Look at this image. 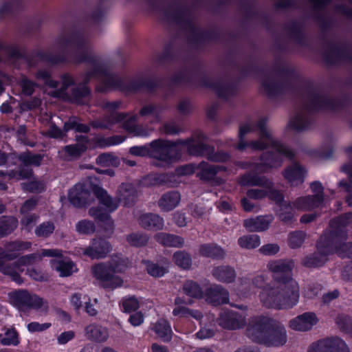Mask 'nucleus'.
Wrapping results in <instances>:
<instances>
[{
    "mask_svg": "<svg viewBox=\"0 0 352 352\" xmlns=\"http://www.w3.org/2000/svg\"><path fill=\"white\" fill-rule=\"evenodd\" d=\"M38 217L36 214H25L21 219V229L27 232H30L36 222L37 221Z\"/></svg>",
    "mask_w": 352,
    "mask_h": 352,
    "instance_id": "60",
    "label": "nucleus"
},
{
    "mask_svg": "<svg viewBox=\"0 0 352 352\" xmlns=\"http://www.w3.org/2000/svg\"><path fill=\"white\" fill-rule=\"evenodd\" d=\"M278 205V210L277 215L278 218L284 223H292L294 220V205L291 204L289 201L284 200V197L281 200L275 201Z\"/></svg>",
    "mask_w": 352,
    "mask_h": 352,
    "instance_id": "28",
    "label": "nucleus"
},
{
    "mask_svg": "<svg viewBox=\"0 0 352 352\" xmlns=\"http://www.w3.org/2000/svg\"><path fill=\"white\" fill-rule=\"evenodd\" d=\"M155 240L164 246L182 248L184 245V239L180 236L160 232L155 235Z\"/></svg>",
    "mask_w": 352,
    "mask_h": 352,
    "instance_id": "35",
    "label": "nucleus"
},
{
    "mask_svg": "<svg viewBox=\"0 0 352 352\" xmlns=\"http://www.w3.org/2000/svg\"><path fill=\"white\" fill-rule=\"evenodd\" d=\"M306 171L298 164L294 163L286 168L283 175L292 186H297L304 182Z\"/></svg>",
    "mask_w": 352,
    "mask_h": 352,
    "instance_id": "22",
    "label": "nucleus"
},
{
    "mask_svg": "<svg viewBox=\"0 0 352 352\" xmlns=\"http://www.w3.org/2000/svg\"><path fill=\"white\" fill-rule=\"evenodd\" d=\"M18 226V220L14 217H0V238L12 232Z\"/></svg>",
    "mask_w": 352,
    "mask_h": 352,
    "instance_id": "39",
    "label": "nucleus"
},
{
    "mask_svg": "<svg viewBox=\"0 0 352 352\" xmlns=\"http://www.w3.org/2000/svg\"><path fill=\"white\" fill-rule=\"evenodd\" d=\"M32 175V170L26 168L23 170H10L4 172L3 170H0V177H5L8 179H23L30 178Z\"/></svg>",
    "mask_w": 352,
    "mask_h": 352,
    "instance_id": "47",
    "label": "nucleus"
},
{
    "mask_svg": "<svg viewBox=\"0 0 352 352\" xmlns=\"http://www.w3.org/2000/svg\"><path fill=\"white\" fill-rule=\"evenodd\" d=\"M246 334L252 341L268 346H281L287 341L285 327L265 316L252 317L248 322Z\"/></svg>",
    "mask_w": 352,
    "mask_h": 352,
    "instance_id": "5",
    "label": "nucleus"
},
{
    "mask_svg": "<svg viewBox=\"0 0 352 352\" xmlns=\"http://www.w3.org/2000/svg\"><path fill=\"white\" fill-rule=\"evenodd\" d=\"M173 261L179 267L183 269H188L192 264L190 255L184 251H177L173 254Z\"/></svg>",
    "mask_w": 352,
    "mask_h": 352,
    "instance_id": "48",
    "label": "nucleus"
},
{
    "mask_svg": "<svg viewBox=\"0 0 352 352\" xmlns=\"http://www.w3.org/2000/svg\"><path fill=\"white\" fill-rule=\"evenodd\" d=\"M61 87L59 89H56L52 93L56 97H64L66 96V89L72 85L74 84L72 77L69 74H64L61 78Z\"/></svg>",
    "mask_w": 352,
    "mask_h": 352,
    "instance_id": "58",
    "label": "nucleus"
},
{
    "mask_svg": "<svg viewBox=\"0 0 352 352\" xmlns=\"http://www.w3.org/2000/svg\"><path fill=\"white\" fill-rule=\"evenodd\" d=\"M262 86L265 93L270 97H275L284 93L286 90V85L284 82H278L269 77L263 80Z\"/></svg>",
    "mask_w": 352,
    "mask_h": 352,
    "instance_id": "34",
    "label": "nucleus"
},
{
    "mask_svg": "<svg viewBox=\"0 0 352 352\" xmlns=\"http://www.w3.org/2000/svg\"><path fill=\"white\" fill-rule=\"evenodd\" d=\"M124 260L117 258L113 263H99L92 267L94 277L99 280L104 288L115 289L122 285V280L114 274L121 272L126 268Z\"/></svg>",
    "mask_w": 352,
    "mask_h": 352,
    "instance_id": "10",
    "label": "nucleus"
},
{
    "mask_svg": "<svg viewBox=\"0 0 352 352\" xmlns=\"http://www.w3.org/2000/svg\"><path fill=\"white\" fill-rule=\"evenodd\" d=\"M201 255L214 259H222L225 256V251L220 246L214 244H204L199 248Z\"/></svg>",
    "mask_w": 352,
    "mask_h": 352,
    "instance_id": "37",
    "label": "nucleus"
},
{
    "mask_svg": "<svg viewBox=\"0 0 352 352\" xmlns=\"http://www.w3.org/2000/svg\"><path fill=\"white\" fill-rule=\"evenodd\" d=\"M111 251V246L109 241L102 239H95L91 245L85 248L83 254L91 259L104 258Z\"/></svg>",
    "mask_w": 352,
    "mask_h": 352,
    "instance_id": "19",
    "label": "nucleus"
},
{
    "mask_svg": "<svg viewBox=\"0 0 352 352\" xmlns=\"http://www.w3.org/2000/svg\"><path fill=\"white\" fill-rule=\"evenodd\" d=\"M294 262L289 259L269 261L267 269L272 273L273 281L265 285L258 297L261 304L274 309H289L299 301V285L292 277Z\"/></svg>",
    "mask_w": 352,
    "mask_h": 352,
    "instance_id": "3",
    "label": "nucleus"
},
{
    "mask_svg": "<svg viewBox=\"0 0 352 352\" xmlns=\"http://www.w3.org/2000/svg\"><path fill=\"white\" fill-rule=\"evenodd\" d=\"M117 197L124 206H130L135 203L138 197V192L131 184H122L118 188Z\"/></svg>",
    "mask_w": 352,
    "mask_h": 352,
    "instance_id": "26",
    "label": "nucleus"
},
{
    "mask_svg": "<svg viewBox=\"0 0 352 352\" xmlns=\"http://www.w3.org/2000/svg\"><path fill=\"white\" fill-rule=\"evenodd\" d=\"M247 314L233 310H226L219 314L218 324L222 328L236 330L243 328L247 324Z\"/></svg>",
    "mask_w": 352,
    "mask_h": 352,
    "instance_id": "17",
    "label": "nucleus"
},
{
    "mask_svg": "<svg viewBox=\"0 0 352 352\" xmlns=\"http://www.w3.org/2000/svg\"><path fill=\"white\" fill-rule=\"evenodd\" d=\"M183 292L192 298H201L203 297V291L200 285L192 280H186L182 286Z\"/></svg>",
    "mask_w": 352,
    "mask_h": 352,
    "instance_id": "41",
    "label": "nucleus"
},
{
    "mask_svg": "<svg viewBox=\"0 0 352 352\" xmlns=\"http://www.w3.org/2000/svg\"><path fill=\"white\" fill-rule=\"evenodd\" d=\"M19 84L21 88L22 93L26 96L32 95L37 86V85L35 82L30 80L25 76H22V78L19 80Z\"/></svg>",
    "mask_w": 352,
    "mask_h": 352,
    "instance_id": "59",
    "label": "nucleus"
},
{
    "mask_svg": "<svg viewBox=\"0 0 352 352\" xmlns=\"http://www.w3.org/2000/svg\"><path fill=\"white\" fill-rule=\"evenodd\" d=\"M93 192L95 196L98 198L100 204L103 205L106 210L109 212L116 210L118 206V204L116 200L108 195L107 192L99 186H94Z\"/></svg>",
    "mask_w": 352,
    "mask_h": 352,
    "instance_id": "33",
    "label": "nucleus"
},
{
    "mask_svg": "<svg viewBox=\"0 0 352 352\" xmlns=\"http://www.w3.org/2000/svg\"><path fill=\"white\" fill-rule=\"evenodd\" d=\"M31 245L32 243L29 241H16L7 243L5 250L0 249V271L10 276L18 284L22 282L19 274L10 265L6 264V261L14 260L19 252L28 250Z\"/></svg>",
    "mask_w": 352,
    "mask_h": 352,
    "instance_id": "11",
    "label": "nucleus"
},
{
    "mask_svg": "<svg viewBox=\"0 0 352 352\" xmlns=\"http://www.w3.org/2000/svg\"><path fill=\"white\" fill-rule=\"evenodd\" d=\"M236 287V290L238 292L239 295L243 297H248L255 294L254 288L250 278H240Z\"/></svg>",
    "mask_w": 352,
    "mask_h": 352,
    "instance_id": "42",
    "label": "nucleus"
},
{
    "mask_svg": "<svg viewBox=\"0 0 352 352\" xmlns=\"http://www.w3.org/2000/svg\"><path fill=\"white\" fill-rule=\"evenodd\" d=\"M308 352H350V350L343 340L331 337L312 343Z\"/></svg>",
    "mask_w": 352,
    "mask_h": 352,
    "instance_id": "16",
    "label": "nucleus"
},
{
    "mask_svg": "<svg viewBox=\"0 0 352 352\" xmlns=\"http://www.w3.org/2000/svg\"><path fill=\"white\" fill-rule=\"evenodd\" d=\"M9 299L11 304L21 311L32 309L43 313H47L49 309L47 300L25 290L11 292L9 294Z\"/></svg>",
    "mask_w": 352,
    "mask_h": 352,
    "instance_id": "12",
    "label": "nucleus"
},
{
    "mask_svg": "<svg viewBox=\"0 0 352 352\" xmlns=\"http://www.w3.org/2000/svg\"><path fill=\"white\" fill-rule=\"evenodd\" d=\"M181 200L180 194L177 191L164 193L158 201V206L162 211L168 212L175 208Z\"/></svg>",
    "mask_w": 352,
    "mask_h": 352,
    "instance_id": "30",
    "label": "nucleus"
},
{
    "mask_svg": "<svg viewBox=\"0 0 352 352\" xmlns=\"http://www.w3.org/2000/svg\"><path fill=\"white\" fill-rule=\"evenodd\" d=\"M89 214L91 217L102 222H106L110 226H112L113 221L108 212L102 210L99 208L92 207L89 210Z\"/></svg>",
    "mask_w": 352,
    "mask_h": 352,
    "instance_id": "53",
    "label": "nucleus"
},
{
    "mask_svg": "<svg viewBox=\"0 0 352 352\" xmlns=\"http://www.w3.org/2000/svg\"><path fill=\"white\" fill-rule=\"evenodd\" d=\"M140 225L147 230H159L164 228V219L157 214L145 213L139 217Z\"/></svg>",
    "mask_w": 352,
    "mask_h": 352,
    "instance_id": "25",
    "label": "nucleus"
},
{
    "mask_svg": "<svg viewBox=\"0 0 352 352\" xmlns=\"http://www.w3.org/2000/svg\"><path fill=\"white\" fill-rule=\"evenodd\" d=\"M124 138L120 135H115L110 138L96 137L94 138L96 147L104 148L107 146L119 144L124 142Z\"/></svg>",
    "mask_w": 352,
    "mask_h": 352,
    "instance_id": "46",
    "label": "nucleus"
},
{
    "mask_svg": "<svg viewBox=\"0 0 352 352\" xmlns=\"http://www.w3.org/2000/svg\"><path fill=\"white\" fill-rule=\"evenodd\" d=\"M42 256H43L41 255V254H28V255L21 257L17 261L16 263H15L13 265H10L17 272V274H19V272L22 271L20 269L21 266L32 264L34 262V261L37 258H41Z\"/></svg>",
    "mask_w": 352,
    "mask_h": 352,
    "instance_id": "55",
    "label": "nucleus"
},
{
    "mask_svg": "<svg viewBox=\"0 0 352 352\" xmlns=\"http://www.w3.org/2000/svg\"><path fill=\"white\" fill-rule=\"evenodd\" d=\"M206 300L214 305L228 303L229 294L221 285H214L206 292Z\"/></svg>",
    "mask_w": 352,
    "mask_h": 352,
    "instance_id": "23",
    "label": "nucleus"
},
{
    "mask_svg": "<svg viewBox=\"0 0 352 352\" xmlns=\"http://www.w3.org/2000/svg\"><path fill=\"white\" fill-rule=\"evenodd\" d=\"M293 205L298 210H311L322 205V198L320 196L311 195L300 197L294 201Z\"/></svg>",
    "mask_w": 352,
    "mask_h": 352,
    "instance_id": "27",
    "label": "nucleus"
},
{
    "mask_svg": "<svg viewBox=\"0 0 352 352\" xmlns=\"http://www.w3.org/2000/svg\"><path fill=\"white\" fill-rule=\"evenodd\" d=\"M71 129L78 132L87 133L89 131V127L87 125L80 123L76 117H72L64 124V131L65 132Z\"/></svg>",
    "mask_w": 352,
    "mask_h": 352,
    "instance_id": "50",
    "label": "nucleus"
},
{
    "mask_svg": "<svg viewBox=\"0 0 352 352\" xmlns=\"http://www.w3.org/2000/svg\"><path fill=\"white\" fill-rule=\"evenodd\" d=\"M36 78L42 80L46 85L51 88H56L58 82L51 79L50 72L46 69H42L37 72Z\"/></svg>",
    "mask_w": 352,
    "mask_h": 352,
    "instance_id": "61",
    "label": "nucleus"
},
{
    "mask_svg": "<svg viewBox=\"0 0 352 352\" xmlns=\"http://www.w3.org/2000/svg\"><path fill=\"white\" fill-rule=\"evenodd\" d=\"M333 101L327 96L314 93L310 94L302 106L291 116L287 127L295 131H303L311 124V113L314 111L332 109Z\"/></svg>",
    "mask_w": 352,
    "mask_h": 352,
    "instance_id": "7",
    "label": "nucleus"
},
{
    "mask_svg": "<svg viewBox=\"0 0 352 352\" xmlns=\"http://www.w3.org/2000/svg\"><path fill=\"white\" fill-rule=\"evenodd\" d=\"M53 51L58 54L53 55L52 52H41L39 54L44 60L51 63H58L64 61L66 54L72 51L75 54L74 60L76 62L86 61L88 63V69L83 76L82 82L73 89L71 100L74 102L85 104L88 102L90 90L86 86V83L93 78H100L101 85L98 87L97 89L101 92L114 89L136 91L144 86L142 77L135 78L129 82L112 73L104 63L91 53L88 45L81 38L74 35L60 36L54 43Z\"/></svg>",
    "mask_w": 352,
    "mask_h": 352,
    "instance_id": "1",
    "label": "nucleus"
},
{
    "mask_svg": "<svg viewBox=\"0 0 352 352\" xmlns=\"http://www.w3.org/2000/svg\"><path fill=\"white\" fill-rule=\"evenodd\" d=\"M206 136L201 132L195 133L190 138L175 142L158 139L151 142V156L164 162L177 159L180 155L179 146H185L190 155L205 156L215 162H225L230 160L229 153L215 151L214 148L205 143Z\"/></svg>",
    "mask_w": 352,
    "mask_h": 352,
    "instance_id": "4",
    "label": "nucleus"
},
{
    "mask_svg": "<svg viewBox=\"0 0 352 352\" xmlns=\"http://www.w3.org/2000/svg\"><path fill=\"white\" fill-rule=\"evenodd\" d=\"M259 252L265 256H273L280 251V246L277 243H268L259 249Z\"/></svg>",
    "mask_w": 352,
    "mask_h": 352,
    "instance_id": "64",
    "label": "nucleus"
},
{
    "mask_svg": "<svg viewBox=\"0 0 352 352\" xmlns=\"http://www.w3.org/2000/svg\"><path fill=\"white\" fill-rule=\"evenodd\" d=\"M90 197L88 182L78 183L69 191L68 198L72 204L81 207L89 203Z\"/></svg>",
    "mask_w": 352,
    "mask_h": 352,
    "instance_id": "18",
    "label": "nucleus"
},
{
    "mask_svg": "<svg viewBox=\"0 0 352 352\" xmlns=\"http://www.w3.org/2000/svg\"><path fill=\"white\" fill-rule=\"evenodd\" d=\"M43 256L56 257L51 262L52 267L60 273V276H69L75 272L74 263L69 259L60 258L62 251L57 249H43L41 251Z\"/></svg>",
    "mask_w": 352,
    "mask_h": 352,
    "instance_id": "15",
    "label": "nucleus"
},
{
    "mask_svg": "<svg viewBox=\"0 0 352 352\" xmlns=\"http://www.w3.org/2000/svg\"><path fill=\"white\" fill-rule=\"evenodd\" d=\"M345 152L349 155H352V145L346 147L345 148ZM341 170L348 175L349 181H340L339 186L344 191L351 192L352 191V164L350 163L345 164L342 165Z\"/></svg>",
    "mask_w": 352,
    "mask_h": 352,
    "instance_id": "38",
    "label": "nucleus"
},
{
    "mask_svg": "<svg viewBox=\"0 0 352 352\" xmlns=\"http://www.w3.org/2000/svg\"><path fill=\"white\" fill-rule=\"evenodd\" d=\"M267 124V118H261L256 123L247 121L241 124L239 129L236 150L272 148V151L263 153L260 162L254 164L253 170L257 173H265L272 168H278L282 165L284 157L292 158L294 155L292 149L274 138Z\"/></svg>",
    "mask_w": 352,
    "mask_h": 352,
    "instance_id": "2",
    "label": "nucleus"
},
{
    "mask_svg": "<svg viewBox=\"0 0 352 352\" xmlns=\"http://www.w3.org/2000/svg\"><path fill=\"white\" fill-rule=\"evenodd\" d=\"M77 140L78 141L77 144L66 146L62 150L66 160L78 157L87 149V140L86 137L80 136L77 138Z\"/></svg>",
    "mask_w": 352,
    "mask_h": 352,
    "instance_id": "32",
    "label": "nucleus"
},
{
    "mask_svg": "<svg viewBox=\"0 0 352 352\" xmlns=\"http://www.w3.org/2000/svg\"><path fill=\"white\" fill-rule=\"evenodd\" d=\"M273 220L272 214L257 216L244 220L243 226L250 232H263L269 228Z\"/></svg>",
    "mask_w": 352,
    "mask_h": 352,
    "instance_id": "21",
    "label": "nucleus"
},
{
    "mask_svg": "<svg viewBox=\"0 0 352 352\" xmlns=\"http://www.w3.org/2000/svg\"><path fill=\"white\" fill-rule=\"evenodd\" d=\"M120 101L103 100L100 103L101 108L108 113L102 119L95 120L91 122V125L96 129H110L113 125L121 123L124 129L135 136L146 137L150 135L153 129L137 125V115L118 113L116 111L121 107Z\"/></svg>",
    "mask_w": 352,
    "mask_h": 352,
    "instance_id": "6",
    "label": "nucleus"
},
{
    "mask_svg": "<svg viewBox=\"0 0 352 352\" xmlns=\"http://www.w3.org/2000/svg\"><path fill=\"white\" fill-rule=\"evenodd\" d=\"M351 214H347L345 217H340L331 221V230L327 233L329 239V245L332 247L333 252L342 258L352 257V242L345 243L347 233L346 231V221L351 220Z\"/></svg>",
    "mask_w": 352,
    "mask_h": 352,
    "instance_id": "9",
    "label": "nucleus"
},
{
    "mask_svg": "<svg viewBox=\"0 0 352 352\" xmlns=\"http://www.w3.org/2000/svg\"><path fill=\"white\" fill-rule=\"evenodd\" d=\"M238 244L243 249H254L260 245L261 239L256 234H246L239 238Z\"/></svg>",
    "mask_w": 352,
    "mask_h": 352,
    "instance_id": "44",
    "label": "nucleus"
},
{
    "mask_svg": "<svg viewBox=\"0 0 352 352\" xmlns=\"http://www.w3.org/2000/svg\"><path fill=\"white\" fill-rule=\"evenodd\" d=\"M197 170V166L189 164L182 166L175 170V173L155 174L148 176L147 179L151 185H166L168 187H174L178 184L177 177L179 175H187L192 174Z\"/></svg>",
    "mask_w": 352,
    "mask_h": 352,
    "instance_id": "13",
    "label": "nucleus"
},
{
    "mask_svg": "<svg viewBox=\"0 0 352 352\" xmlns=\"http://www.w3.org/2000/svg\"><path fill=\"white\" fill-rule=\"evenodd\" d=\"M204 85L206 87L215 91L219 97L223 98H228L234 92V89L230 85L221 80L214 81L210 79H206Z\"/></svg>",
    "mask_w": 352,
    "mask_h": 352,
    "instance_id": "36",
    "label": "nucleus"
},
{
    "mask_svg": "<svg viewBox=\"0 0 352 352\" xmlns=\"http://www.w3.org/2000/svg\"><path fill=\"white\" fill-rule=\"evenodd\" d=\"M76 230L80 234L89 235L95 232L96 226L93 221L83 219L76 224Z\"/></svg>",
    "mask_w": 352,
    "mask_h": 352,
    "instance_id": "52",
    "label": "nucleus"
},
{
    "mask_svg": "<svg viewBox=\"0 0 352 352\" xmlns=\"http://www.w3.org/2000/svg\"><path fill=\"white\" fill-rule=\"evenodd\" d=\"M318 322L316 314L313 312L304 313L289 322V327L296 331H305L311 329Z\"/></svg>",
    "mask_w": 352,
    "mask_h": 352,
    "instance_id": "20",
    "label": "nucleus"
},
{
    "mask_svg": "<svg viewBox=\"0 0 352 352\" xmlns=\"http://www.w3.org/2000/svg\"><path fill=\"white\" fill-rule=\"evenodd\" d=\"M20 160L24 164V166H22L20 170H23V168H28L32 170V169L29 167V165H34L38 166L42 160V157L41 155L38 154H32L30 153H23L19 156Z\"/></svg>",
    "mask_w": 352,
    "mask_h": 352,
    "instance_id": "49",
    "label": "nucleus"
},
{
    "mask_svg": "<svg viewBox=\"0 0 352 352\" xmlns=\"http://www.w3.org/2000/svg\"><path fill=\"white\" fill-rule=\"evenodd\" d=\"M162 111L163 108L160 105L147 104L141 108L139 113L141 116H151L153 117L151 122H158L161 120Z\"/></svg>",
    "mask_w": 352,
    "mask_h": 352,
    "instance_id": "43",
    "label": "nucleus"
},
{
    "mask_svg": "<svg viewBox=\"0 0 352 352\" xmlns=\"http://www.w3.org/2000/svg\"><path fill=\"white\" fill-rule=\"evenodd\" d=\"M120 304L124 312H131L137 310L139 308V301L135 296H126L124 297Z\"/></svg>",
    "mask_w": 352,
    "mask_h": 352,
    "instance_id": "56",
    "label": "nucleus"
},
{
    "mask_svg": "<svg viewBox=\"0 0 352 352\" xmlns=\"http://www.w3.org/2000/svg\"><path fill=\"white\" fill-rule=\"evenodd\" d=\"M154 331L158 337L164 341H168L172 337L173 332L170 325L168 321L164 319H160L156 322L154 327Z\"/></svg>",
    "mask_w": 352,
    "mask_h": 352,
    "instance_id": "40",
    "label": "nucleus"
},
{
    "mask_svg": "<svg viewBox=\"0 0 352 352\" xmlns=\"http://www.w3.org/2000/svg\"><path fill=\"white\" fill-rule=\"evenodd\" d=\"M212 275L218 281L230 283L236 276L235 270L229 265H220L213 267Z\"/></svg>",
    "mask_w": 352,
    "mask_h": 352,
    "instance_id": "29",
    "label": "nucleus"
},
{
    "mask_svg": "<svg viewBox=\"0 0 352 352\" xmlns=\"http://www.w3.org/2000/svg\"><path fill=\"white\" fill-rule=\"evenodd\" d=\"M55 226L50 221L43 222L38 226L34 230L35 234L38 237L46 238L53 233Z\"/></svg>",
    "mask_w": 352,
    "mask_h": 352,
    "instance_id": "54",
    "label": "nucleus"
},
{
    "mask_svg": "<svg viewBox=\"0 0 352 352\" xmlns=\"http://www.w3.org/2000/svg\"><path fill=\"white\" fill-rule=\"evenodd\" d=\"M239 184L243 186H259L261 188H252L247 191V196L250 199H262L268 197L274 201L282 199V193L275 189L274 182L265 176H258L250 173L241 176Z\"/></svg>",
    "mask_w": 352,
    "mask_h": 352,
    "instance_id": "8",
    "label": "nucleus"
},
{
    "mask_svg": "<svg viewBox=\"0 0 352 352\" xmlns=\"http://www.w3.org/2000/svg\"><path fill=\"white\" fill-rule=\"evenodd\" d=\"M5 337L1 339V344L4 346H16L19 343V336L14 328L4 329Z\"/></svg>",
    "mask_w": 352,
    "mask_h": 352,
    "instance_id": "51",
    "label": "nucleus"
},
{
    "mask_svg": "<svg viewBox=\"0 0 352 352\" xmlns=\"http://www.w3.org/2000/svg\"><path fill=\"white\" fill-rule=\"evenodd\" d=\"M85 336L89 340L100 343L108 339L109 331L106 327L92 323L85 328Z\"/></svg>",
    "mask_w": 352,
    "mask_h": 352,
    "instance_id": "24",
    "label": "nucleus"
},
{
    "mask_svg": "<svg viewBox=\"0 0 352 352\" xmlns=\"http://www.w3.org/2000/svg\"><path fill=\"white\" fill-rule=\"evenodd\" d=\"M307 238V234L304 231L297 230L291 232L288 234L287 243L292 249L300 248Z\"/></svg>",
    "mask_w": 352,
    "mask_h": 352,
    "instance_id": "45",
    "label": "nucleus"
},
{
    "mask_svg": "<svg viewBox=\"0 0 352 352\" xmlns=\"http://www.w3.org/2000/svg\"><path fill=\"white\" fill-rule=\"evenodd\" d=\"M148 273L155 277H161L166 272V269L159 266L157 264L147 261L146 263Z\"/></svg>",
    "mask_w": 352,
    "mask_h": 352,
    "instance_id": "63",
    "label": "nucleus"
},
{
    "mask_svg": "<svg viewBox=\"0 0 352 352\" xmlns=\"http://www.w3.org/2000/svg\"><path fill=\"white\" fill-rule=\"evenodd\" d=\"M197 176L204 180H212L219 171H226V168L223 166L212 165L207 162H202L197 165Z\"/></svg>",
    "mask_w": 352,
    "mask_h": 352,
    "instance_id": "31",
    "label": "nucleus"
},
{
    "mask_svg": "<svg viewBox=\"0 0 352 352\" xmlns=\"http://www.w3.org/2000/svg\"><path fill=\"white\" fill-rule=\"evenodd\" d=\"M126 241L131 245L140 247L147 243L148 237L141 233H132L126 236Z\"/></svg>",
    "mask_w": 352,
    "mask_h": 352,
    "instance_id": "57",
    "label": "nucleus"
},
{
    "mask_svg": "<svg viewBox=\"0 0 352 352\" xmlns=\"http://www.w3.org/2000/svg\"><path fill=\"white\" fill-rule=\"evenodd\" d=\"M333 252L332 247L329 245L327 234L322 235L317 243V251L306 256L302 261L304 266L316 267L322 266L327 261V256Z\"/></svg>",
    "mask_w": 352,
    "mask_h": 352,
    "instance_id": "14",
    "label": "nucleus"
},
{
    "mask_svg": "<svg viewBox=\"0 0 352 352\" xmlns=\"http://www.w3.org/2000/svg\"><path fill=\"white\" fill-rule=\"evenodd\" d=\"M97 162L104 166H117L119 164L118 158L109 153L100 155L97 158Z\"/></svg>",
    "mask_w": 352,
    "mask_h": 352,
    "instance_id": "62",
    "label": "nucleus"
}]
</instances>
